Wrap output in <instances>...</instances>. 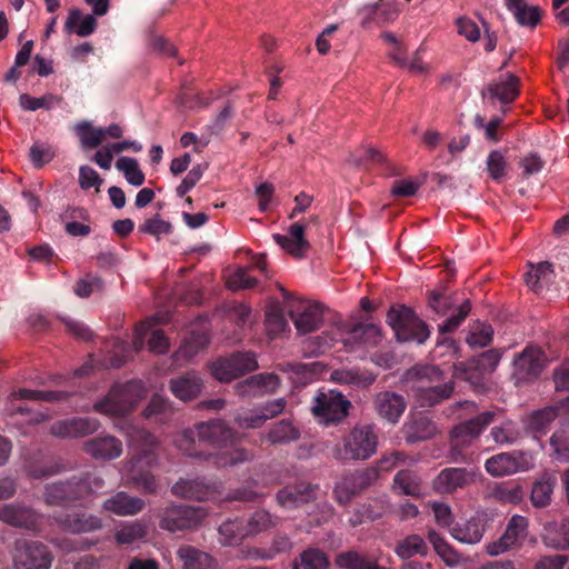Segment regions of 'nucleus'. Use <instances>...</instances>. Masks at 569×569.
<instances>
[{
    "label": "nucleus",
    "instance_id": "34",
    "mask_svg": "<svg viewBox=\"0 0 569 569\" xmlns=\"http://www.w3.org/2000/svg\"><path fill=\"white\" fill-rule=\"evenodd\" d=\"M483 94L502 103L511 102L518 94V79L513 74H505L497 82L489 84Z\"/></svg>",
    "mask_w": 569,
    "mask_h": 569
},
{
    "label": "nucleus",
    "instance_id": "32",
    "mask_svg": "<svg viewBox=\"0 0 569 569\" xmlns=\"http://www.w3.org/2000/svg\"><path fill=\"white\" fill-rule=\"evenodd\" d=\"M198 442L219 443L233 438V433L223 422L213 420L197 426Z\"/></svg>",
    "mask_w": 569,
    "mask_h": 569
},
{
    "label": "nucleus",
    "instance_id": "1",
    "mask_svg": "<svg viewBox=\"0 0 569 569\" xmlns=\"http://www.w3.org/2000/svg\"><path fill=\"white\" fill-rule=\"evenodd\" d=\"M123 432L133 453L132 459L126 466V476L144 492H156V479L146 470L158 462L157 450L159 443L157 439L148 431L131 425L123 427Z\"/></svg>",
    "mask_w": 569,
    "mask_h": 569
},
{
    "label": "nucleus",
    "instance_id": "28",
    "mask_svg": "<svg viewBox=\"0 0 569 569\" xmlns=\"http://www.w3.org/2000/svg\"><path fill=\"white\" fill-rule=\"evenodd\" d=\"M278 386L279 380L277 376L262 373L239 382L236 388L240 396H258L274 392Z\"/></svg>",
    "mask_w": 569,
    "mask_h": 569
},
{
    "label": "nucleus",
    "instance_id": "38",
    "mask_svg": "<svg viewBox=\"0 0 569 569\" xmlns=\"http://www.w3.org/2000/svg\"><path fill=\"white\" fill-rule=\"evenodd\" d=\"M559 408L547 407L532 412L526 420V428L536 437L546 432L553 420L561 415Z\"/></svg>",
    "mask_w": 569,
    "mask_h": 569
},
{
    "label": "nucleus",
    "instance_id": "12",
    "mask_svg": "<svg viewBox=\"0 0 569 569\" xmlns=\"http://www.w3.org/2000/svg\"><path fill=\"white\" fill-rule=\"evenodd\" d=\"M16 569H49L52 557L48 549L38 542H22L13 556Z\"/></svg>",
    "mask_w": 569,
    "mask_h": 569
},
{
    "label": "nucleus",
    "instance_id": "29",
    "mask_svg": "<svg viewBox=\"0 0 569 569\" xmlns=\"http://www.w3.org/2000/svg\"><path fill=\"white\" fill-rule=\"evenodd\" d=\"M315 498V489L306 483L288 486L277 495L279 505L284 508L301 506Z\"/></svg>",
    "mask_w": 569,
    "mask_h": 569
},
{
    "label": "nucleus",
    "instance_id": "11",
    "mask_svg": "<svg viewBox=\"0 0 569 569\" xmlns=\"http://www.w3.org/2000/svg\"><path fill=\"white\" fill-rule=\"evenodd\" d=\"M63 398V393L59 391H38L30 389H21L18 392H14L10 396L7 410L10 415L19 413L22 417H26L24 421L29 422H40L44 419L41 413H32L27 407L17 403L18 400H41V401H58Z\"/></svg>",
    "mask_w": 569,
    "mask_h": 569
},
{
    "label": "nucleus",
    "instance_id": "58",
    "mask_svg": "<svg viewBox=\"0 0 569 569\" xmlns=\"http://www.w3.org/2000/svg\"><path fill=\"white\" fill-rule=\"evenodd\" d=\"M139 231L159 239L161 236L171 233L172 226L170 222L162 220L159 216H154L140 224Z\"/></svg>",
    "mask_w": 569,
    "mask_h": 569
},
{
    "label": "nucleus",
    "instance_id": "2",
    "mask_svg": "<svg viewBox=\"0 0 569 569\" xmlns=\"http://www.w3.org/2000/svg\"><path fill=\"white\" fill-rule=\"evenodd\" d=\"M378 436L370 425L356 426L337 446L333 455L340 460H366L377 451Z\"/></svg>",
    "mask_w": 569,
    "mask_h": 569
},
{
    "label": "nucleus",
    "instance_id": "62",
    "mask_svg": "<svg viewBox=\"0 0 569 569\" xmlns=\"http://www.w3.org/2000/svg\"><path fill=\"white\" fill-rule=\"evenodd\" d=\"M198 442L197 429L186 430L179 433L174 439L176 447L184 455L193 456L197 453L196 446Z\"/></svg>",
    "mask_w": 569,
    "mask_h": 569
},
{
    "label": "nucleus",
    "instance_id": "41",
    "mask_svg": "<svg viewBox=\"0 0 569 569\" xmlns=\"http://www.w3.org/2000/svg\"><path fill=\"white\" fill-rule=\"evenodd\" d=\"M436 432V426L427 417L412 418L406 423V438L409 442L427 440Z\"/></svg>",
    "mask_w": 569,
    "mask_h": 569
},
{
    "label": "nucleus",
    "instance_id": "56",
    "mask_svg": "<svg viewBox=\"0 0 569 569\" xmlns=\"http://www.w3.org/2000/svg\"><path fill=\"white\" fill-rule=\"evenodd\" d=\"M298 430L290 423L282 421L274 426L268 433L271 443H286L298 438Z\"/></svg>",
    "mask_w": 569,
    "mask_h": 569
},
{
    "label": "nucleus",
    "instance_id": "19",
    "mask_svg": "<svg viewBox=\"0 0 569 569\" xmlns=\"http://www.w3.org/2000/svg\"><path fill=\"white\" fill-rule=\"evenodd\" d=\"M291 319L299 333H309L322 322V312L317 303L302 302L297 310L290 311Z\"/></svg>",
    "mask_w": 569,
    "mask_h": 569
},
{
    "label": "nucleus",
    "instance_id": "23",
    "mask_svg": "<svg viewBox=\"0 0 569 569\" xmlns=\"http://www.w3.org/2000/svg\"><path fill=\"white\" fill-rule=\"evenodd\" d=\"M144 507V501L137 497H131L127 492L119 491L102 503V510L126 517L140 512Z\"/></svg>",
    "mask_w": 569,
    "mask_h": 569
},
{
    "label": "nucleus",
    "instance_id": "39",
    "mask_svg": "<svg viewBox=\"0 0 569 569\" xmlns=\"http://www.w3.org/2000/svg\"><path fill=\"white\" fill-rule=\"evenodd\" d=\"M395 552L401 559H410L415 556H426L428 546L421 536L412 533L397 542Z\"/></svg>",
    "mask_w": 569,
    "mask_h": 569
},
{
    "label": "nucleus",
    "instance_id": "6",
    "mask_svg": "<svg viewBox=\"0 0 569 569\" xmlns=\"http://www.w3.org/2000/svg\"><path fill=\"white\" fill-rule=\"evenodd\" d=\"M528 537V519L515 515L509 520L505 532L496 540L485 545L486 553L497 557L509 550L520 548Z\"/></svg>",
    "mask_w": 569,
    "mask_h": 569
},
{
    "label": "nucleus",
    "instance_id": "60",
    "mask_svg": "<svg viewBox=\"0 0 569 569\" xmlns=\"http://www.w3.org/2000/svg\"><path fill=\"white\" fill-rule=\"evenodd\" d=\"M506 166L505 156L500 151L493 150L489 153L487 158V170L493 180L499 181L503 178Z\"/></svg>",
    "mask_w": 569,
    "mask_h": 569
},
{
    "label": "nucleus",
    "instance_id": "36",
    "mask_svg": "<svg viewBox=\"0 0 569 569\" xmlns=\"http://www.w3.org/2000/svg\"><path fill=\"white\" fill-rule=\"evenodd\" d=\"M76 482H54L46 487L44 499L48 505H62L68 501L81 499Z\"/></svg>",
    "mask_w": 569,
    "mask_h": 569
},
{
    "label": "nucleus",
    "instance_id": "43",
    "mask_svg": "<svg viewBox=\"0 0 569 569\" xmlns=\"http://www.w3.org/2000/svg\"><path fill=\"white\" fill-rule=\"evenodd\" d=\"M61 526L73 533L91 532L101 528V520L97 516L92 515H76L67 516L63 519H59Z\"/></svg>",
    "mask_w": 569,
    "mask_h": 569
},
{
    "label": "nucleus",
    "instance_id": "51",
    "mask_svg": "<svg viewBox=\"0 0 569 569\" xmlns=\"http://www.w3.org/2000/svg\"><path fill=\"white\" fill-rule=\"evenodd\" d=\"M244 522L238 519L228 520L219 527L220 541L223 545H237L243 538L247 537L244 533Z\"/></svg>",
    "mask_w": 569,
    "mask_h": 569
},
{
    "label": "nucleus",
    "instance_id": "48",
    "mask_svg": "<svg viewBox=\"0 0 569 569\" xmlns=\"http://www.w3.org/2000/svg\"><path fill=\"white\" fill-rule=\"evenodd\" d=\"M355 342V348L358 345L375 346L380 340V329L373 323L351 326L350 332Z\"/></svg>",
    "mask_w": 569,
    "mask_h": 569
},
{
    "label": "nucleus",
    "instance_id": "52",
    "mask_svg": "<svg viewBox=\"0 0 569 569\" xmlns=\"http://www.w3.org/2000/svg\"><path fill=\"white\" fill-rule=\"evenodd\" d=\"M116 168L123 173L126 180L130 184L139 187L144 182V174L140 170L139 163L136 159L120 157L116 162Z\"/></svg>",
    "mask_w": 569,
    "mask_h": 569
},
{
    "label": "nucleus",
    "instance_id": "49",
    "mask_svg": "<svg viewBox=\"0 0 569 569\" xmlns=\"http://www.w3.org/2000/svg\"><path fill=\"white\" fill-rule=\"evenodd\" d=\"M336 563L345 569H385L357 551H347L336 558Z\"/></svg>",
    "mask_w": 569,
    "mask_h": 569
},
{
    "label": "nucleus",
    "instance_id": "55",
    "mask_svg": "<svg viewBox=\"0 0 569 569\" xmlns=\"http://www.w3.org/2000/svg\"><path fill=\"white\" fill-rule=\"evenodd\" d=\"M144 527L138 522H130L121 526L116 532V540L120 545H130L144 537Z\"/></svg>",
    "mask_w": 569,
    "mask_h": 569
},
{
    "label": "nucleus",
    "instance_id": "40",
    "mask_svg": "<svg viewBox=\"0 0 569 569\" xmlns=\"http://www.w3.org/2000/svg\"><path fill=\"white\" fill-rule=\"evenodd\" d=\"M428 539L432 545L435 552L448 567H457L460 565V555L440 533H438L436 530H430L428 533Z\"/></svg>",
    "mask_w": 569,
    "mask_h": 569
},
{
    "label": "nucleus",
    "instance_id": "8",
    "mask_svg": "<svg viewBox=\"0 0 569 569\" xmlns=\"http://www.w3.org/2000/svg\"><path fill=\"white\" fill-rule=\"evenodd\" d=\"M533 456L518 450L495 455L485 462L486 471L496 478L527 471L533 468Z\"/></svg>",
    "mask_w": 569,
    "mask_h": 569
},
{
    "label": "nucleus",
    "instance_id": "7",
    "mask_svg": "<svg viewBox=\"0 0 569 569\" xmlns=\"http://www.w3.org/2000/svg\"><path fill=\"white\" fill-rule=\"evenodd\" d=\"M350 402L335 390L319 391L313 399L312 413L320 423L328 425L342 420L349 409Z\"/></svg>",
    "mask_w": 569,
    "mask_h": 569
},
{
    "label": "nucleus",
    "instance_id": "21",
    "mask_svg": "<svg viewBox=\"0 0 569 569\" xmlns=\"http://www.w3.org/2000/svg\"><path fill=\"white\" fill-rule=\"evenodd\" d=\"M99 423L89 418H71L57 421L51 427L52 435L62 438L82 437L94 432Z\"/></svg>",
    "mask_w": 569,
    "mask_h": 569
},
{
    "label": "nucleus",
    "instance_id": "46",
    "mask_svg": "<svg viewBox=\"0 0 569 569\" xmlns=\"http://www.w3.org/2000/svg\"><path fill=\"white\" fill-rule=\"evenodd\" d=\"M393 489L400 495L418 497L421 492L420 480L411 471H399L393 479Z\"/></svg>",
    "mask_w": 569,
    "mask_h": 569
},
{
    "label": "nucleus",
    "instance_id": "31",
    "mask_svg": "<svg viewBox=\"0 0 569 569\" xmlns=\"http://www.w3.org/2000/svg\"><path fill=\"white\" fill-rule=\"evenodd\" d=\"M202 387V379L194 372L187 373L170 381L171 392L180 400L188 401L196 398Z\"/></svg>",
    "mask_w": 569,
    "mask_h": 569
},
{
    "label": "nucleus",
    "instance_id": "13",
    "mask_svg": "<svg viewBox=\"0 0 569 569\" xmlns=\"http://www.w3.org/2000/svg\"><path fill=\"white\" fill-rule=\"evenodd\" d=\"M204 517L206 512L200 507L172 506L163 512L161 527L170 531L186 529L198 525Z\"/></svg>",
    "mask_w": 569,
    "mask_h": 569
},
{
    "label": "nucleus",
    "instance_id": "63",
    "mask_svg": "<svg viewBox=\"0 0 569 569\" xmlns=\"http://www.w3.org/2000/svg\"><path fill=\"white\" fill-rule=\"evenodd\" d=\"M208 343L207 338L203 335H198L192 337L191 340L186 341L180 349L176 353V358L179 359H190L193 357L200 349H203Z\"/></svg>",
    "mask_w": 569,
    "mask_h": 569
},
{
    "label": "nucleus",
    "instance_id": "18",
    "mask_svg": "<svg viewBox=\"0 0 569 569\" xmlns=\"http://www.w3.org/2000/svg\"><path fill=\"white\" fill-rule=\"evenodd\" d=\"M284 400L277 399L268 402L264 407L252 411H244L236 417L238 427L246 429L260 428L268 419L281 413L284 409Z\"/></svg>",
    "mask_w": 569,
    "mask_h": 569
},
{
    "label": "nucleus",
    "instance_id": "57",
    "mask_svg": "<svg viewBox=\"0 0 569 569\" xmlns=\"http://www.w3.org/2000/svg\"><path fill=\"white\" fill-rule=\"evenodd\" d=\"M425 178H408L393 181L391 194L395 197H412L423 184Z\"/></svg>",
    "mask_w": 569,
    "mask_h": 569
},
{
    "label": "nucleus",
    "instance_id": "14",
    "mask_svg": "<svg viewBox=\"0 0 569 569\" xmlns=\"http://www.w3.org/2000/svg\"><path fill=\"white\" fill-rule=\"evenodd\" d=\"M310 223H318V217L312 216L305 222H295L288 229V234H273L274 241L289 254L293 257H302L309 249L310 244L305 237L306 229Z\"/></svg>",
    "mask_w": 569,
    "mask_h": 569
},
{
    "label": "nucleus",
    "instance_id": "9",
    "mask_svg": "<svg viewBox=\"0 0 569 569\" xmlns=\"http://www.w3.org/2000/svg\"><path fill=\"white\" fill-rule=\"evenodd\" d=\"M256 357L251 352L234 353L229 358L219 359L211 363L212 376L221 381L228 382L239 376L257 369Z\"/></svg>",
    "mask_w": 569,
    "mask_h": 569
},
{
    "label": "nucleus",
    "instance_id": "50",
    "mask_svg": "<svg viewBox=\"0 0 569 569\" xmlns=\"http://www.w3.org/2000/svg\"><path fill=\"white\" fill-rule=\"evenodd\" d=\"M329 560L319 549L305 550L293 563V569H327Z\"/></svg>",
    "mask_w": 569,
    "mask_h": 569
},
{
    "label": "nucleus",
    "instance_id": "37",
    "mask_svg": "<svg viewBox=\"0 0 569 569\" xmlns=\"http://www.w3.org/2000/svg\"><path fill=\"white\" fill-rule=\"evenodd\" d=\"M505 3L520 26L532 28L539 22L540 11L538 7L528 6L526 0H505Z\"/></svg>",
    "mask_w": 569,
    "mask_h": 569
},
{
    "label": "nucleus",
    "instance_id": "20",
    "mask_svg": "<svg viewBox=\"0 0 569 569\" xmlns=\"http://www.w3.org/2000/svg\"><path fill=\"white\" fill-rule=\"evenodd\" d=\"M218 489L219 486L207 485L198 479H181L173 485L172 492L182 498L208 500L216 497Z\"/></svg>",
    "mask_w": 569,
    "mask_h": 569
},
{
    "label": "nucleus",
    "instance_id": "35",
    "mask_svg": "<svg viewBox=\"0 0 569 569\" xmlns=\"http://www.w3.org/2000/svg\"><path fill=\"white\" fill-rule=\"evenodd\" d=\"M97 20L91 14H82L78 9L70 10L64 23L67 33H76L79 37H88L94 32Z\"/></svg>",
    "mask_w": 569,
    "mask_h": 569
},
{
    "label": "nucleus",
    "instance_id": "44",
    "mask_svg": "<svg viewBox=\"0 0 569 569\" xmlns=\"http://www.w3.org/2000/svg\"><path fill=\"white\" fill-rule=\"evenodd\" d=\"M543 541L552 548H569V521L550 522L545 527Z\"/></svg>",
    "mask_w": 569,
    "mask_h": 569
},
{
    "label": "nucleus",
    "instance_id": "53",
    "mask_svg": "<svg viewBox=\"0 0 569 569\" xmlns=\"http://www.w3.org/2000/svg\"><path fill=\"white\" fill-rule=\"evenodd\" d=\"M276 525V519L266 511H256L244 523V533L247 537L258 535L264 530L272 528Z\"/></svg>",
    "mask_w": 569,
    "mask_h": 569
},
{
    "label": "nucleus",
    "instance_id": "24",
    "mask_svg": "<svg viewBox=\"0 0 569 569\" xmlns=\"http://www.w3.org/2000/svg\"><path fill=\"white\" fill-rule=\"evenodd\" d=\"M375 407L381 418L396 423L406 409V401L400 395L385 391L376 396Z\"/></svg>",
    "mask_w": 569,
    "mask_h": 569
},
{
    "label": "nucleus",
    "instance_id": "30",
    "mask_svg": "<svg viewBox=\"0 0 569 569\" xmlns=\"http://www.w3.org/2000/svg\"><path fill=\"white\" fill-rule=\"evenodd\" d=\"M177 553L182 569H218V562L210 555L191 546L180 547Z\"/></svg>",
    "mask_w": 569,
    "mask_h": 569
},
{
    "label": "nucleus",
    "instance_id": "25",
    "mask_svg": "<svg viewBox=\"0 0 569 569\" xmlns=\"http://www.w3.org/2000/svg\"><path fill=\"white\" fill-rule=\"evenodd\" d=\"M84 450L98 460H111L121 456L122 443L112 436L93 438L84 443Z\"/></svg>",
    "mask_w": 569,
    "mask_h": 569
},
{
    "label": "nucleus",
    "instance_id": "22",
    "mask_svg": "<svg viewBox=\"0 0 569 569\" xmlns=\"http://www.w3.org/2000/svg\"><path fill=\"white\" fill-rule=\"evenodd\" d=\"M547 363V358L538 347L526 348L515 360L516 371L523 378L537 377Z\"/></svg>",
    "mask_w": 569,
    "mask_h": 569
},
{
    "label": "nucleus",
    "instance_id": "33",
    "mask_svg": "<svg viewBox=\"0 0 569 569\" xmlns=\"http://www.w3.org/2000/svg\"><path fill=\"white\" fill-rule=\"evenodd\" d=\"M553 279L555 272L549 262H540L537 266H531L530 270L525 276L527 286L536 293H541L553 282Z\"/></svg>",
    "mask_w": 569,
    "mask_h": 569
},
{
    "label": "nucleus",
    "instance_id": "42",
    "mask_svg": "<svg viewBox=\"0 0 569 569\" xmlns=\"http://www.w3.org/2000/svg\"><path fill=\"white\" fill-rule=\"evenodd\" d=\"M73 130L83 149H94L104 141L102 127H94L90 121L76 123Z\"/></svg>",
    "mask_w": 569,
    "mask_h": 569
},
{
    "label": "nucleus",
    "instance_id": "5",
    "mask_svg": "<svg viewBox=\"0 0 569 569\" xmlns=\"http://www.w3.org/2000/svg\"><path fill=\"white\" fill-rule=\"evenodd\" d=\"M441 380L442 375L438 368L431 366L422 369L415 387L416 397L422 407L432 406L450 397L453 391L452 382L438 385Z\"/></svg>",
    "mask_w": 569,
    "mask_h": 569
},
{
    "label": "nucleus",
    "instance_id": "10",
    "mask_svg": "<svg viewBox=\"0 0 569 569\" xmlns=\"http://www.w3.org/2000/svg\"><path fill=\"white\" fill-rule=\"evenodd\" d=\"M351 326L346 322H337L327 329L321 336L305 341V346L311 353H322L327 349L341 343L346 350H353L355 342L350 335Z\"/></svg>",
    "mask_w": 569,
    "mask_h": 569
},
{
    "label": "nucleus",
    "instance_id": "64",
    "mask_svg": "<svg viewBox=\"0 0 569 569\" xmlns=\"http://www.w3.org/2000/svg\"><path fill=\"white\" fill-rule=\"evenodd\" d=\"M256 282V279L250 277L244 268L234 270L227 280L228 287L232 290L252 288Z\"/></svg>",
    "mask_w": 569,
    "mask_h": 569
},
{
    "label": "nucleus",
    "instance_id": "16",
    "mask_svg": "<svg viewBox=\"0 0 569 569\" xmlns=\"http://www.w3.org/2000/svg\"><path fill=\"white\" fill-rule=\"evenodd\" d=\"M495 413L486 411L477 418L456 426L451 431V442L455 449H459L476 439L482 430L492 422Z\"/></svg>",
    "mask_w": 569,
    "mask_h": 569
},
{
    "label": "nucleus",
    "instance_id": "26",
    "mask_svg": "<svg viewBox=\"0 0 569 569\" xmlns=\"http://www.w3.org/2000/svg\"><path fill=\"white\" fill-rule=\"evenodd\" d=\"M475 480V472H468L463 468H449L438 475L435 480V488L440 492L448 493Z\"/></svg>",
    "mask_w": 569,
    "mask_h": 569
},
{
    "label": "nucleus",
    "instance_id": "54",
    "mask_svg": "<svg viewBox=\"0 0 569 569\" xmlns=\"http://www.w3.org/2000/svg\"><path fill=\"white\" fill-rule=\"evenodd\" d=\"M493 329L488 323H475L467 337V342L472 348H485L492 341Z\"/></svg>",
    "mask_w": 569,
    "mask_h": 569
},
{
    "label": "nucleus",
    "instance_id": "45",
    "mask_svg": "<svg viewBox=\"0 0 569 569\" xmlns=\"http://www.w3.org/2000/svg\"><path fill=\"white\" fill-rule=\"evenodd\" d=\"M556 482V477L552 475H545L535 482L531 500L536 507H545L550 502Z\"/></svg>",
    "mask_w": 569,
    "mask_h": 569
},
{
    "label": "nucleus",
    "instance_id": "61",
    "mask_svg": "<svg viewBox=\"0 0 569 569\" xmlns=\"http://www.w3.org/2000/svg\"><path fill=\"white\" fill-rule=\"evenodd\" d=\"M490 436L496 443L505 445L515 442L518 438V432L511 421H506L501 426L493 427Z\"/></svg>",
    "mask_w": 569,
    "mask_h": 569
},
{
    "label": "nucleus",
    "instance_id": "17",
    "mask_svg": "<svg viewBox=\"0 0 569 569\" xmlns=\"http://www.w3.org/2000/svg\"><path fill=\"white\" fill-rule=\"evenodd\" d=\"M487 520L483 513H477L469 520L457 522L450 528V535L461 543L476 545L486 532Z\"/></svg>",
    "mask_w": 569,
    "mask_h": 569
},
{
    "label": "nucleus",
    "instance_id": "4",
    "mask_svg": "<svg viewBox=\"0 0 569 569\" xmlns=\"http://www.w3.org/2000/svg\"><path fill=\"white\" fill-rule=\"evenodd\" d=\"M387 322L399 341L423 343L429 338V330L415 312L406 307L392 308L387 315Z\"/></svg>",
    "mask_w": 569,
    "mask_h": 569
},
{
    "label": "nucleus",
    "instance_id": "59",
    "mask_svg": "<svg viewBox=\"0 0 569 569\" xmlns=\"http://www.w3.org/2000/svg\"><path fill=\"white\" fill-rule=\"evenodd\" d=\"M103 283L97 276L89 274L77 281L74 293L80 298H87L94 292L101 291Z\"/></svg>",
    "mask_w": 569,
    "mask_h": 569
},
{
    "label": "nucleus",
    "instance_id": "15",
    "mask_svg": "<svg viewBox=\"0 0 569 569\" xmlns=\"http://www.w3.org/2000/svg\"><path fill=\"white\" fill-rule=\"evenodd\" d=\"M144 340L148 341V349L153 353H164L169 349V340L160 329L153 327L148 320L137 326L132 339V348L136 352L143 349Z\"/></svg>",
    "mask_w": 569,
    "mask_h": 569
},
{
    "label": "nucleus",
    "instance_id": "3",
    "mask_svg": "<svg viewBox=\"0 0 569 569\" xmlns=\"http://www.w3.org/2000/svg\"><path fill=\"white\" fill-rule=\"evenodd\" d=\"M147 388L142 381H130L126 385L114 386L104 400L96 403L97 411L120 417L129 412L146 396Z\"/></svg>",
    "mask_w": 569,
    "mask_h": 569
},
{
    "label": "nucleus",
    "instance_id": "47",
    "mask_svg": "<svg viewBox=\"0 0 569 569\" xmlns=\"http://www.w3.org/2000/svg\"><path fill=\"white\" fill-rule=\"evenodd\" d=\"M552 455L561 462L569 461V425H562L550 438Z\"/></svg>",
    "mask_w": 569,
    "mask_h": 569
},
{
    "label": "nucleus",
    "instance_id": "27",
    "mask_svg": "<svg viewBox=\"0 0 569 569\" xmlns=\"http://www.w3.org/2000/svg\"><path fill=\"white\" fill-rule=\"evenodd\" d=\"M38 519L39 516L26 507L13 503L0 506V520L4 523L31 529L37 526Z\"/></svg>",
    "mask_w": 569,
    "mask_h": 569
}]
</instances>
